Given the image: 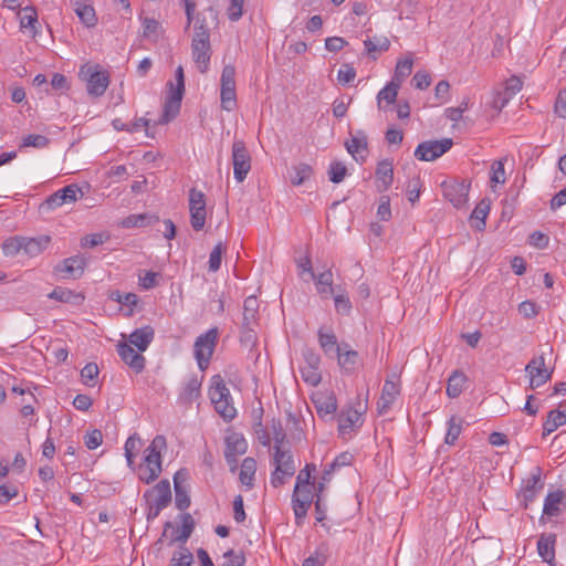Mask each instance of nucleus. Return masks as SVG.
<instances>
[{"label": "nucleus", "mask_w": 566, "mask_h": 566, "mask_svg": "<svg viewBox=\"0 0 566 566\" xmlns=\"http://www.w3.org/2000/svg\"><path fill=\"white\" fill-rule=\"evenodd\" d=\"M176 84L168 82L169 93L165 98L163 115L159 124L165 125L171 122L180 112L181 101L185 94V74L182 66L175 72Z\"/></svg>", "instance_id": "f257e3e1"}, {"label": "nucleus", "mask_w": 566, "mask_h": 566, "mask_svg": "<svg viewBox=\"0 0 566 566\" xmlns=\"http://www.w3.org/2000/svg\"><path fill=\"white\" fill-rule=\"evenodd\" d=\"M78 77L86 83V91L93 97L104 95L109 85V74L98 64L85 63L81 66Z\"/></svg>", "instance_id": "f03ea898"}, {"label": "nucleus", "mask_w": 566, "mask_h": 566, "mask_svg": "<svg viewBox=\"0 0 566 566\" xmlns=\"http://www.w3.org/2000/svg\"><path fill=\"white\" fill-rule=\"evenodd\" d=\"M273 464L274 471L271 473V484L273 488H280L285 483V476H293L296 471L293 455L291 451L285 450L282 446L273 447Z\"/></svg>", "instance_id": "7ed1b4c3"}, {"label": "nucleus", "mask_w": 566, "mask_h": 566, "mask_svg": "<svg viewBox=\"0 0 566 566\" xmlns=\"http://www.w3.org/2000/svg\"><path fill=\"white\" fill-rule=\"evenodd\" d=\"M216 411L227 421L237 416L234 406L230 402V391L220 376L214 377V384L209 391Z\"/></svg>", "instance_id": "20e7f679"}, {"label": "nucleus", "mask_w": 566, "mask_h": 566, "mask_svg": "<svg viewBox=\"0 0 566 566\" xmlns=\"http://www.w3.org/2000/svg\"><path fill=\"white\" fill-rule=\"evenodd\" d=\"M218 328L213 327L197 337L193 352L197 359L198 366L201 370L208 368L212 354L214 352L218 342Z\"/></svg>", "instance_id": "39448f33"}, {"label": "nucleus", "mask_w": 566, "mask_h": 566, "mask_svg": "<svg viewBox=\"0 0 566 566\" xmlns=\"http://www.w3.org/2000/svg\"><path fill=\"white\" fill-rule=\"evenodd\" d=\"M220 85L221 107L224 111L231 112L237 107L235 67L233 65H224L221 73Z\"/></svg>", "instance_id": "423d86ee"}, {"label": "nucleus", "mask_w": 566, "mask_h": 566, "mask_svg": "<svg viewBox=\"0 0 566 566\" xmlns=\"http://www.w3.org/2000/svg\"><path fill=\"white\" fill-rule=\"evenodd\" d=\"M315 501L312 484L295 483L292 494V506L295 515V522L301 525L307 515L308 509Z\"/></svg>", "instance_id": "0eeeda50"}, {"label": "nucleus", "mask_w": 566, "mask_h": 566, "mask_svg": "<svg viewBox=\"0 0 566 566\" xmlns=\"http://www.w3.org/2000/svg\"><path fill=\"white\" fill-rule=\"evenodd\" d=\"M232 165L234 179L238 182L244 181L251 170V155L241 139H235L232 144Z\"/></svg>", "instance_id": "6e6552de"}, {"label": "nucleus", "mask_w": 566, "mask_h": 566, "mask_svg": "<svg viewBox=\"0 0 566 566\" xmlns=\"http://www.w3.org/2000/svg\"><path fill=\"white\" fill-rule=\"evenodd\" d=\"M452 145L451 138L422 142L417 146L413 155L418 160L432 161L450 150Z\"/></svg>", "instance_id": "1a4fd4ad"}, {"label": "nucleus", "mask_w": 566, "mask_h": 566, "mask_svg": "<svg viewBox=\"0 0 566 566\" xmlns=\"http://www.w3.org/2000/svg\"><path fill=\"white\" fill-rule=\"evenodd\" d=\"M525 373L530 377V388L536 389L552 379L553 369L545 366V356L542 353L533 357L525 366Z\"/></svg>", "instance_id": "9d476101"}, {"label": "nucleus", "mask_w": 566, "mask_h": 566, "mask_svg": "<svg viewBox=\"0 0 566 566\" xmlns=\"http://www.w3.org/2000/svg\"><path fill=\"white\" fill-rule=\"evenodd\" d=\"M190 223L196 231L203 229L206 223V196L202 191L191 188L189 191Z\"/></svg>", "instance_id": "9b49d317"}, {"label": "nucleus", "mask_w": 566, "mask_h": 566, "mask_svg": "<svg viewBox=\"0 0 566 566\" xmlns=\"http://www.w3.org/2000/svg\"><path fill=\"white\" fill-rule=\"evenodd\" d=\"M80 191L78 187L74 184L65 186L64 188L50 195L39 207L41 213H48L64 203L76 201V193Z\"/></svg>", "instance_id": "f8f14e48"}, {"label": "nucleus", "mask_w": 566, "mask_h": 566, "mask_svg": "<svg viewBox=\"0 0 566 566\" xmlns=\"http://www.w3.org/2000/svg\"><path fill=\"white\" fill-rule=\"evenodd\" d=\"M441 188L443 197L449 200L453 207L461 208L467 203L470 184H467L465 180L443 181Z\"/></svg>", "instance_id": "ddd939ff"}, {"label": "nucleus", "mask_w": 566, "mask_h": 566, "mask_svg": "<svg viewBox=\"0 0 566 566\" xmlns=\"http://www.w3.org/2000/svg\"><path fill=\"white\" fill-rule=\"evenodd\" d=\"M211 45L210 39L192 38L191 41V54L195 63L197 64L200 73H206L209 69L211 57Z\"/></svg>", "instance_id": "4468645a"}, {"label": "nucleus", "mask_w": 566, "mask_h": 566, "mask_svg": "<svg viewBox=\"0 0 566 566\" xmlns=\"http://www.w3.org/2000/svg\"><path fill=\"white\" fill-rule=\"evenodd\" d=\"M338 433L343 439L350 437L352 432L363 424L361 411L354 408L342 410L337 417Z\"/></svg>", "instance_id": "2eb2a0df"}, {"label": "nucleus", "mask_w": 566, "mask_h": 566, "mask_svg": "<svg viewBox=\"0 0 566 566\" xmlns=\"http://www.w3.org/2000/svg\"><path fill=\"white\" fill-rule=\"evenodd\" d=\"M167 448L166 438L161 434L156 436L151 443L146 448L143 463L149 465L159 472L163 471L160 451Z\"/></svg>", "instance_id": "dca6fc26"}, {"label": "nucleus", "mask_w": 566, "mask_h": 566, "mask_svg": "<svg viewBox=\"0 0 566 566\" xmlns=\"http://www.w3.org/2000/svg\"><path fill=\"white\" fill-rule=\"evenodd\" d=\"M146 501H151L159 506L167 507L171 503V488L167 479L160 480L155 486L144 493Z\"/></svg>", "instance_id": "f3484780"}, {"label": "nucleus", "mask_w": 566, "mask_h": 566, "mask_svg": "<svg viewBox=\"0 0 566 566\" xmlns=\"http://www.w3.org/2000/svg\"><path fill=\"white\" fill-rule=\"evenodd\" d=\"M188 479L186 469L178 470L174 475L175 504L180 511H185L190 506V496L187 488L184 485Z\"/></svg>", "instance_id": "a211bd4d"}, {"label": "nucleus", "mask_w": 566, "mask_h": 566, "mask_svg": "<svg viewBox=\"0 0 566 566\" xmlns=\"http://www.w3.org/2000/svg\"><path fill=\"white\" fill-rule=\"evenodd\" d=\"M116 347H117V353H118L120 359L126 365H128L137 374L142 373L144 370L146 359H145V357L140 353H137L127 343H118Z\"/></svg>", "instance_id": "6ab92c4d"}, {"label": "nucleus", "mask_w": 566, "mask_h": 566, "mask_svg": "<svg viewBox=\"0 0 566 566\" xmlns=\"http://www.w3.org/2000/svg\"><path fill=\"white\" fill-rule=\"evenodd\" d=\"M86 266V258L84 255H74L63 260L56 266L57 272H64L69 277L78 279L84 273Z\"/></svg>", "instance_id": "aec40b11"}, {"label": "nucleus", "mask_w": 566, "mask_h": 566, "mask_svg": "<svg viewBox=\"0 0 566 566\" xmlns=\"http://www.w3.org/2000/svg\"><path fill=\"white\" fill-rule=\"evenodd\" d=\"M155 337V331L150 325H146L140 328H136L129 335V345H134L137 349L143 353L145 352L149 344L153 342Z\"/></svg>", "instance_id": "412c9836"}, {"label": "nucleus", "mask_w": 566, "mask_h": 566, "mask_svg": "<svg viewBox=\"0 0 566 566\" xmlns=\"http://www.w3.org/2000/svg\"><path fill=\"white\" fill-rule=\"evenodd\" d=\"M398 395V385L391 380H386L381 390L380 399L377 403L378 412L380 415L386 413L390 409Z\"/></svg>", "instance_id": "4be33fe9"}, {"label": "nucleus", "mask_w": 566, "mask_h": 566, "mask_svg": "<svg viewBox=\"0 0 566 566\" xmlns=\"http://www.w3.org/2000/svg\"><path fill=\"white\" fill-rule=\"evenodd\" d=\"M226 449L224 455H242L248 450V443L243 434L239 432H231L224 440Z\"/></svg>", "instance_id": "5701e85b"}, {"label": "nucleus", "mask_w": 566, "mask_h": 566, "mask_svg": "<svg viewBox=\"0 0 566 566\" xmlns=\"http://www.w3.org/2000/svg\"><path fill=\"white\" fill-rule=\"evenodd\" d=\"M565 493L563 490L549 492L544 501L543 515L557 516L562 512L560 505L564 504Z\"/></svg>", "instance_id": "b1692460"}, {"label": "nucleus", "mask_w": 566, "mask_h": 566, "mask_svg": "<svg viewBox=\"0 0 566 566\" xmlns=\"http://www.w3.org/2000/svg\"><path fill=\"white\" fill-rule=\"evenodd\" d=\"M338 365L339 367L348 374H352L355 371L359 355L356 350L349 349L348 344H343V350L336 353Z\"/></svg>", "instance_id": "393cba45"}, {"label": "nucleus", "mask_w": 566, "mask_h": 566, "mask_svg": "<svg viewBox=\"0 0 566 566\" xmlns=\"http://www.w3.org/2000/svg\"><path fill=\"white\" fill-rule=\"evenodd\" d=\"M159 221V217L151 213L129 214L120 221L125 229L149 227Z\"/></svg>", "instance_id": "a878e982"}, {"label": "nucleus", "mask_w": 566, "mask_h": 566, "mask_svg": "<svg viewBox=\"0 0 566 566\" xmlns=\"http://www.w3.org/2000/svg\"><path fill=\"white\" fill-rule=\"evenodd\" d=\"M51 239L48 235L39 238H23L22 253L28 256H35L42 253L49 245Z\"/></svg>", "instance_id": "bb28decb"}, {"label": "nucleus", "mask_w": 566, "mask_h": 566, "mask_svg": "<svg viewBox=\"0 0 566 566\" xmlns=\"http://www.w3.org/2000/svg\"><path fill=\"white\" fill-rule=\"evenodd\" d=\"M555 534H549L547 536L542 535L537 542V551L539 556L543 558L544 562L551 565H553V562L555 559Z\"/></svg>", "instance_id": "cd10ccee"}, {"label": "nucleus", "mask_w": 566, "mask_h": 566, "mask_svg": "<svg viewBox=\"0 0 566 566\" xmlns=\"http://www.w3.org/2000/svg\"><path fill=\"white\" fill-rule=\"evenodd\" d=\"M206 14H209V17L216 21L217 20V12L213 8H208L205 13H198L195 21V34L192 38H202V39H210V28L207 24V17Z\"/></svg>", "instance_id": "c85d7f7f"}, {"label": "nucleus", "mask_w": 566, "mask_h": 566, "mask_svg": "<svg viewBox=\"0 0 566 566\" xmlns=\"http://www.w3.org/2000/svg\"><path fill=\"white\" fill-rule=\"evenodd\" d=\"M318 343L326 355H336L343 350V344L337 343V338L333 332L318 331Z\"/></svg>", "instance_id": "c756f323"}, {"label": "nucleus", "mask_w": 566, "mask_h": 566, "mask_svg": "<svg viewBox=\"0 0 566 566\" xmlns=\"http://www.w3.org/2000/svg\"><path fill=\"white\" fill-rule=\"evenodd\" d=\"M353 460H354V457L349 452H343V453L338 454L334 459L333 462H331L329 464H327L324 468L323 473H322V480L329 482L332 480L333 473L337 469H339L342 467L350 465Z\"/></svg>", "instance_id": "7c9ffc66"}, {"label": "nucleus", "mask_w": 566, "mask_h": 566, "mask_svg": "<svg viewBox=\"0 0 566 566\" xmlns=\"http://www.w3.org/2000/svg\"><path fill=\"white\" fill-rule=\"evenodd\" d=\"M468 377L460 370H454L448 379L447 395L450 398H457L464 389Z\"/></svg>", "instance_id": "2f4dec72"}, {"label": "nucleus", "mask_w": 566, "mask_h": 566, "mask_svg": "<svg viewBox=\"0 0 566 566\" xmlns=\"http://www.w3.org/2000/svg\"><path fill=\"white\" fill-rule=\"evenodd\" d=\"M541 474L542 470L539 467H537L536 473H533L532 476L526 481V484L523 489V497L526 503L533 502L538 491L543 489V484L541 483Z\"/></svg>", "instance_id": "473e14b6"}, {"label": "nucleus", "mask_w": 566, "mask_h": 566, "mask_svg": "<svg viewBox=\"0 0 566 566\" xmlns=\"http://www.w3.org/2000/svg\"><path fill=\"white\" fill-rule=\"evenodd\" d=\"M181 518V528L180 533L177 536H172L170 538L169 545H172L176 542L181 543L184 545L188 538L191 536L195 530V520L189 513H184L180 515Z\"/></svg>", "instance_id": "72a5a7b5"}, {"label": "nucleus", "mask_w": 566, "mask_h": 566, "mask_svg": "<svg viewBox=\"0 0 566 566\" xmlns=\"http://www.w3.org/2000/svg\"><path fill=\"white\" fill-rule=\"evenodd\" d=\"M73 6L77 17L86 27L90 28L96 24L97 19L92 6L85 4L83 0H74Z\"/></svg>", "instance_id": "f704fd0d"}, {"label": "nucleus", "mask_w": 566, "mask_h": 566, "mask_svg": "<svg viewBox=\"0 0 566 566\" xmlns=\"http://www.w3.org/2000/svg\"><path fill=\"white\" fill-rule=\"evenodd\" d=\"M375 176L378 181H381L382 190H387L394 181L392 163L388 159L378 163Z\"/></svg>", "instance_id": "c9c22d12"}, {"label": "nucleus", "mask_w": 566, "mask_h": 566, "mask_svg": "<svg viewBox=\"0 0 566 566\" xmlns=\"http://www.w3.org/2000/svg\"><path fill=\"white\" fill-rule=\"evenodd\" d=\"M256 471V461L248 457L242 461L241 470L239 474L240 482L249 489L254 485V474Z\"/></svg>", "instance_id": "e433bc0d"}, {"label": "nucleus", "mask_w": 566, "mask_h": 566, "mask_svg": "<svg viewBox=\"0 0 566 566\" xmlns=\"http://www.w3.org/2000/svg\"><path fill=\"white\" fill-rule=\"evenodd\" d=\"M258 310H259L258 298L253 295L248 296L243 303L242 324L244 326H255L256 325Z\"/></svg>", "instance_id": "4c0bfd02"}, {"label": "nucleus", "mask_w": 566, "mask_h": 566, "mask_svg": "<svg viewBox=\"0 0 566 566\" xmlns=\"http://www.w3.org/2000/svg\"><path fill=\"white\" fill-rule=\"evenodd\" d=\"M49 298L62 302V303H72L78 304L84 297L80 293H75L72 290L66 287L56 286L49 295Z\"/></svg>", "instance_id": "58836bf2"}, {"label": "nucleus", "mask_w": 566, "mask_h": 566, "mask_svg": "<svg viewBox=\"0 0 566 566\" xmlns=\"http://www.w3.org/2000/svg\"><path fill=\"white\" fill-rule=\"evenodd\" d=\"M313 174V168L305 163H300L293 166L290 171V180L294 186H301L304 181L310 179Z\"/></svg>", "instance_id": "ea45409f"}, {"label": "nucleus", "mask_w": 566, "mask_h": 566, "mask_svg": "<svg viewBox=\"0 0 566 566\" xmlns=\"http://www.w3.org/2000/svg\"><path fill=\"white\" fill-rule=\"evenodd\" d=\"M201 381L197 376H192L188 379L184 390L180 394L179 399L185 403L192 402L200 395Z\"/></svg>", "instance_id": "a19ab883"}, {"label": "nucleus", "mask_w": 566, "mask_h": 566, "mask_svg": "<svg viewBox=\"0 0 566 566\" xmlns=\"http://www.w3.org/2000/svg\"><path fill=\"white\" fill-rule=\"evenodd\" d=\"M491 202L488 198L482 199L471 213V218L475 219L478 223L475 228L480 231L485 229V219L490 212Z\"/></svg>", "instance_id": "79ce46f5"}, {"label": "nucleus", "mask_w": 566, "mask_h": 566, "mask_svg": "<svg viewBox=\"0 0 566 566\" xmlns=\"http://www.w3.org/2000/svg\"><path fill=\"white\" fill-rule=\"evenodd\" d=\"M347 151L355 157L360 150H367L368 142L364 130H357L349 142L345 143Z\"/></svg>", "instance_id": "37998d69"}, {"label": "nucleus", "mask_w": 566, "mask_h": 566, "mask_svg": "<svg viewBox=\"0 0 566 566\" xmlns=\"http://www.w3.org/2000/svg\"><path fill=\"white\" fill-rule=\"evenodd\" d=\"M399 88L400 85H398L396 82L390 81L382 90H380L377 95L378 107L380 109L382 108L384 101L387 104H394L397 99Z\"/></svg>", "instance_id": "c03bdc74"}, {"label": "nucleus", "mask_w": 566, "mask_h": 566, "mask_svg": "<svg viewBox=\"0 0 566 566\" xmlns=\"http://www.w3.org/2000/svg\"><path fill=\"white\" fill-rule=\"evenodd\" d=\"M413 60L411 57H406L403 60H399L396 65L395 74L391 78L392 82H396L401 86L402 82L411 74L412 72Z\"/></svg>", "instance_id": "a18cd8bd"}, {"label": "nucleus", "mask_w": 566, "mask_h": 566, "mask_svg": "<svg viewBox=\"0 0 566 566\" xmlns=\"http://www.w3.org/2000/svg\"><path fill=\"white\" fill-rule=\"evenodd\" d=\"M21 29H31L33 36L36 35L35 24L38 23V13L33 7H25L20 12Z\"/></svg>", "instance_id": "49530a36"}, {"label": "nucleus", "mask_w": 566, "mask_h": 566, "mask_svg": "<svg viewBox=\"0 0 566 566\" xmlns=\"http://www.w3.org/2000/svg\"><path fill=\"white\" fill-rule=\"evenodd\" d=\"M364 45L367 54L376 60V55L374 54L377 51H388L390 48V41L386 36L375 38L374 40L367 39L364 41Z\"/></svg>", "instance_id": "de8ad7c7"}, {"label": "nucleus", "mask_w": 566, "mask_h": 566, "mask_svg": "<svg viewBox=\"0 0 566 566\" xmlns=\"http://www.w3.org/2000/svg\"><path fill=\"white\" fill-rule=\"evenodd\" d=\"M192 563L193 555L185 545H179L170 559V566H191Z\"/></svg>", "instance_id": "09e8293b"}, {"label": "nucleus", "mask_w": 566, "mask_h": 566, "mask_svg": "<svg viewBox=\"0 0 566 566\" xmlns=\"http://www.w3.org/2000/svg\"><path fill=\"white\" fill-rule=\"evenodd\" d=\"M462 419L452 416L448 421V430L444 437L447 444L453 446L462 431Z\"/></svg>", "instance_id": "8fccbe9b"}, {"label": "nucleus", "mask_w": 566, "mask_h": 566, "mask_svg": "<svg viewBox=\"0 0 566 566\" xmlns=\"http://www.w3.org/2000/svg\"><path fill=\"white\" fill-rule=\"evenodd\" d=\"M315 407L319 417L332 416L337 411V400L334 396H328L316 400Z\"/></svg>", "instance_id": "3c124183"}, {"label": "nucleus", "mask_w": 566, "mask_h": 566, "mask_svg": "<svg viewBox=\"0 0 566 566\" xmlns=\"http://www.w3.org/2000/svg\"><path fill=\"white\" fill-rule=\"evenodd\" d=\"M1 248L6 256L13 258L22 252L23 237H11L2 242Z\"/></svg>", "instance_id": "603ef678"}, {"label": "nucleus", "mask_w": 566, "mask_h": 566, "mask_svg": "<svg viewBox=\"0 0 566 566\" xmlns=\"http://www.w3.org/2000/svg\"><path fill=\"white\" fill-rule=\"evenodd\" d=\"M313 280L316 281V286H317L318 293H321V294H324V293L333 294L334 293L333 273H332L331 269H327L319 275H316V279H313Z\"/></svg>", "instance_id": "864d4df0"}, {"label": "nucleus", "mask_w": 566, "mask_h": 566, "mask_svg": "<svg viewBox=\"0 0 566 566\" xmlns=\"http://www.w3.org/2000/svg\"><path fill=\"white\" fill-rule=\"evenodd\" d=\"M302 379L310 386H317L321 380L319 367L301 366L300 367Z\"/></svg>", "instance_id": "5fc2aeb1"}, {"label": "nucleus", "mask_w": 566, "mask_h": 566, "mask_svg": "<svg viewBox=\"0 0 566 566\" xmlns=\"http://www.w3.org/2000/svg\"><path fill=\"white\" fill-rule=\"evenodd\" d=\"M226 245L222 242L216 244L209 255V271L217 272L221 266L222 254L226 251Z\"/></svg>", "instance_id": "6e6d98bb"}, {"label": "nucleus", "mask_w": 566, "mask_h": 566, "mask_svg": "<svg viewBox=\"0 0 566 566\" xmlns=\"http://www.w3.org/2000/svg\"><path fill=\"white\" fill-rule=\"evenodd\" d=\"M347 168L340 161H333L328 168V178L333 184H339L344 180Z\"/></svg>", "instance_id": "4d7b16f0"}, {"label": "nucleus", "mask_w": 566, "mask_h": 566, "mask_svg": "<svg viewBox=\"0 0 566 566\" xmlns=\"http://www.w3.org/2000/svg\"><path fill=\"white\" fill-rule=\"evenodd\" d=\"M50 143V139L44 135L30 134L25 136L22 140V147H34V148H45Z\"/></svg>", "instance_id": "13d9d810"}, {"label": "nucleus", "mask_w": 566, "mask_h": 566, "mask_svg": "<svg viewBox=\"0 0 566 566\" xmlns=\"http://www.w3.org/2000/svg\"><path fill=\"white\" fill-rule=\"evenodd\" d=\"M160 473L161 472H159L158 470L144 463H142L138 468V479L146 484H150L155 480H157Z\"/></svg>", "instance_id": "bf43d9fd"}, {"label": "nucleus", "mask_w": 566, "mask_h": 566, "mask_svg": "<svg viewBox=\"0 0 566 566\" xmlns=\"http://www.w3.org/2000/svg\"><path fill=\"white\" fill-rule=\"evenodd\" d=\"M262 413H263V409L260 408V415L258 416V421L254 424V431H255V434H256L260 443L264 447H269L271 439H270L269 432L262 424Z\"/></svg>", "instance_id": "052dcab7"}, {"label": "nucleus", "mask_w": 566, "mask_h": 566, "mask_svg": "<svg viewBox=\"0 0 566 566\" xmlns=\"http://www.w3.org/2000/svg\"><path fill=\"white\" fill-rule=\"evenodd\" d=\"M226 558L224 563L221 566H244L245 557L242 552L237 553L233 549H229L223 554Z\"/></svg>", "instance_id": "680f3d73"}, {"label": "nucleus", "mask_w": 566, "mask_h": 566, "mask_svg": "<svg viewBox=\"0 0 566 566\" xmlns=\"http://www.w3.org/2000/svg\"><path fill=\"white\" fill-rule=\"evenodd\" d=\"M355 77H356V71L348 63L343 64L342 67L338 70L337 80L343 85L349 84L350 82H353L355 80Z\"/></svg>", "instance_id": "e2e57ef3"}, {"label": "nucleus", "mask_w": 566, "mask_h": 566, "mask_svg": "<svg viewBox=\"0 0 566 566\" xmlns=\"http://www.w3.org/2000/svg\"><path fill=\"white\" fill-rule=\"evenodd\" d=\"M103 442V433L98 429H94L84 437V443L87 449L94 450Z\"/></svg>", "instance_id": "0e129e2a"}, {"label": "nucleus", "mask_w": 566, "mask_h": 566, "mask_svg": "<svg viewBox=\"0 0 566 566\" xmlns=\"http://www.w3.org/2000/svg\"><path fill=\"white\" fill-rule=\"evenodd\" d=\"M528 243L537 249H545L548 247L549 238L541 231H534L528 237Z\"/></svg>", "instance_id": "69168bd1"}, {"label": "nucleus", "mask_w": 566, "mask_h": 566, "mask_svg": "<svg viewBox=\"0 0 566 566\" xmlns=\"http://www.w3.org/2000/svg\"><path fill=\"white\" fill-rule=\"evenodd\" d=\"M431 84L430 74L424 71L417 72L412 77V85L418 90H426Z\"/></svg>", "instance_id": "338daca9"}, {"label": "nucleus", "mask_w": 566, "mask_h": 566, "mask_svg": "<svg viewBox=\"0 0 566 566\" xmlns=\"http://www.w3.org/2000/svg\"><path fill=\"white\" fill-rule=\"evenodd\" d=\"M554 111L560 118H566V90L559 91Z\"/></svg>", "instance_id": "774afa93"}]
</instances>
